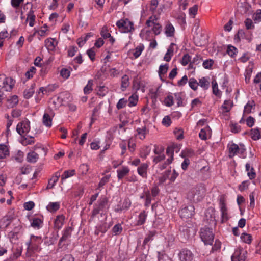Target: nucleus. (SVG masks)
Here are the masks:
<instances>
[{"instance_id":"f257e3e1","label":"nucleus","mask_w":261,"mask_h":261,"mask_svg":"<svg viewBox=\"0 0 261 261\" xmlns=\"http://www.w3.org/2000/svg\"><path fill=\"white\" fill-rule=\"evenodd\" d=\"M200 237L205 245H212L214 242V234L212 229L204 226L200 229Z\"/></svg>"},{"instance_id":"f03ea898","label":"nucleus","mask_w":261,"mask_h":261,"mask_svg":"<svg viewBox=\"0 0 261 261\" xmlns=\"http://www.w3.org/2000/svg\"><path fill=\"white\" fill-rule=\"evenodd\" d=\"M116 25L124 33H128L134 30V24L128 19H121L116 23Z\"/></svg>"},{"instance_id":"7ed1b4c3","label":"nucleus","mask_w":261,"mask_h":261,"mask_svg":"<svg viewBox=\"0 0 261 261\" xmlns=\"http://www.w3.org/2000/svg\"><path fill=\"white\" fill-rule=\"evenodd\" d=\"M195 208L193 205L184 206L179 211V214L182 219H187L191 218L195 214Z\"/></svg>"},{"instance_id":"20e7f679","label":"nucleus","mask_w":261,"mask_h":261,"mask_svg":"<svg viewBox=\"0 0 261 261\" xmlns=\"http://www.w3.org/2000/svg\"><path fill=\"white\" fill-rule=\"evenodd\" d=\"M178 257L179 261H193L194 254L191 250L184 248L179 251Z\"/></svg>"},{"instance_id":"39448f33","label":"nucleus","mask_w":261,"mask_h":261,"mask_svg":"<svg viewBox=\"0 0 261 261\" xmlns=\"http://www.w3.org/2000/svg\"><path fill=\"white\" fill-rule=\"evenodd\" d=\"M219 206L221 212L222 222L223 223L228 219L227 208L225 204V199L223 195L220 196L219 199Z\"/></svg>"},{"instance_id":"423d86ee","label":"nucleus","mask_w":261,"mask_h":261,"mask_svg":"<svg viewBox=\"0 0 261 261\" xmlns=\"http://www.w3.org/2000/svg\"><path fill=\"white\" fill-rule=\"evenodd\" d=\"M30 130V122L27 119L19 123L16 127L17 132L22 135L23 134L28 133Z\"/></svg>"},{"instance_id":"0eeeda50","label":"nucleus","mask_w":261,"mask_h":261,"mask_svg":"<svg viewBox=\"0 0 261 261\" xmlns=\"http://www.w3.org/2000/svg\"><path fill=\"white\" fill-rule=\"evenodd\" d=\"M247 251L242 248H238L235 250L231 256L232 261H245L246 258Z\"/></svg>"},{"instance_id":"6e6552de","label":"nucleus","mask_w":261,"mask_h":261,"mask_svg":"<svg viewBox=\"0 0 261 261\" xmlns=\"http://www.w3.org/2000/svg\"><path fill=\"white\" fill-rule=\"evenodd\" d=\"M180 234L183 235L185 239L190 237L191 234H194L195 229L193 226H188L187 225H183L179 227Z\"/></svg>"},{"instance_id":"1a4fd4ad","label":"nucleus","mask_w":261,"mask_h":261,"mask_svg":"<svg viewBox=\"0 0 261 261\" xmlns=\"http://www.w3.org/2000/svg\"><path fill=\"white\" fill-rule=\"evenodd\" d=\"M199 194V191L196 188H193L188 192V198L193 202L198 201L202 198V196Z\"/></svg>"},{"instance_id":"9d476101","label":"nucleus","mask_w":261,"mask_h":261,"mask_svg":"<svg viewBox=\"0 0 261 261\" xmlns=\"http://www.w3.org/2000/svg\"><path fill=\"white\" fill-rule=\"evenodd\" d=\"M4 84V86L1 87L4 88L7 91H10L12 89L14 85L15 81L12 78L6 76V79Z\"/></svg>"},{"instance_id":"9b49d317","label":"nucleus","mask_w":261,"mask_h":261,"mask_svg":"<svg viewBox=\"0 0 261 261\" xmlns=\"http://www.w3.org/2000/svg\"><path fill=\"white\" fill-rule=\"evenodd\" d=\"M72 230L73 229L71 227H67L64 229L62 237L59 240V245H61L62 242L65 241L67 239L70 237Z\"/></svg>"},{"instance_id":"f8f14e48","label":"nucleus","mask_w":261,"mask_h":261,"mask_svg":"<svg viewBox=\"0 0 261 261\" xmlns=\"http://www.w3.org/2000/svg\"><path fill=\"white\" fill-rule=\"evenodd\" d=\"M65 217L63 215L58 216L54 221V228L58 230L61 229L64 224Z\"/></svg>"},{"instance_id":"ddd939ff","label":"nucleus","mask_w":261,"mask_h":261,"mask_svg":"<svg viewBox=\"0 0 261 261\" xmlns=\"http://www.w3.org/2000/svg\"><path fill=\"white\" fill-rule=\"evenodd\" d=\"M175 29L172 24L168 22L165 27V33L167 37L174 36Z\"/></svg>"},{"instance_id":"4468645a","label":"nucleus","mask_w":261,"mask_h":261,"mask_svg":"<svg viewBox=\"0 0 261 261\" xmlns=\"http://www.w3.org/2000/svg\"><path fill=\"white\" fill-rule=\"evenodd\" d=\"M229 147V156L230 158H233L235 155L238 153L239 146L234 143H232L228 146Z\"/></svg>"},{"instance_id":"2eb2a0df","label":"nucleus","mask_w":261,"mask_h":261,"mask_svg":"<svg viewBox=\"0 0 261 261\" xmlns=\"http://www.w3.org/2000/svg\"><path fill=\"white\" fill-rule=\"evenodd\" d=\"M60 203L59 202H50L46 206V209L51 213H54L60 208Z\"/></svg>"},{"instance_id":"dca6fc26","label":"nucleus","mask_w":261,"mask_h":261,"mask_svg":"<svg viewBox=\"0 0 261 261\" xmlns=\"http://www.w3.org/2000/svg\"><path fill=\"white\" fill-rule=\"evenodd\" d=\"M148 167V165L146 163H143L141 164V166H139L137 169L138 174L142 177H146L147 170Z\"/></svg>"},{"instance_id":"f3484780","label":"nucleus","mask_w":261,"mask_h":261,"mask_svg":"<svg viewBox=\"0 0 261 261\" xmlns=\"http://www.w3.org/2000/svg\"><path fill=\"white\" fill-rule=\"evenodd\" d=\"M45 46L48 50H54L57 44V42L55 39H47L45 41Z\"/></svg>"},{"instance_id":"a211bd4d","label":"nucleus","mask_w":261,"mask_h":261,"mask_svg":"<svg viewBox=\"0 0 261 261\" xmlns=\"http://www.w3.org/2000/svg\"><path fill=\"white\" fill-rule=\"evenodd\" d=\"M39 158V155L34 151L29 152L27 154V160L29 163H34Z\"/></svg>"},{"instance_id":"6ab92c4d","label":"nucleus","mask_w":261,"mask_h":261,"mask_svg":"<svg viewBox=\"0 0 261 261\" xmlns=\"http://www.w3.org/2000/svg\"><path fill=\"white\" fill-rule=\"evenodd\" d=\"M35 83H33L28 89H26L24 91L23 96L25 98L29 99L32 96L35 91Z\"/></svg>"},{"instance_id":"aec40b11","label":"nucleus","mask_w":261,"mask_h":261,"mask_svg":"<svg viewBox=\"0 0 261 261\" xmlns=\"http://www.w3.org/2000/svg\"><path fill=\"white\" fill-rule=\"evenodd\" d=\"M147 214L145 211H143L141 212L138 216V220H137L136 225L138 226L142 225L145 222Z\"/></svg>"},{"instance_id":"412c9836","label":"nucleus","mask_w":261,"mask_h":261,"mask_svg":"<svg viewBox=\"0 0 261 261\" xmlns=\"http://www.w3.org/2000/svg\"><path fill=\"white\" fill-rule=\"evenodd\" d=\"M43 221L38 218H34L32 219L31 225L35 229H39L42 227Z\"/></svg>"},{"instance_id":"4be33fe9","label":"nucleus","mask_w":261,"mask_h":261,"mask_svg":"<svg viewBox=\"0 0 261 261\" xmlns=\"http://www.w3.org/2000/svg\"><path fill=\"white\" fill-rule=\"evenodd\" d=\"M255 106V102L253 100L249 101L244 107V113L249 114L251 112L252 109H254Z\"/></svg>"},{"instance_id":"5701e85b","label":"nucleus","mask_w":261,"mask_h":261,"mask_svg":"<svg viewBox=\"0 0 261 261\" xmlns=\"http://www.w3.org/2000/svg\"><path fill=\"white\" fill-rule=\"evenodd\" d=\"M129 85V77L126 74L124 75L121 79V89L124 91Z\"/></svg>"},{"instance_id":"b1692460","label":"nucleus","mask_w":261,"mask_h":261,"mask_svg":"<svg viewBox=\"0 0 261 261\" xmlns=\"http://www.w3.org/2000/svg\"><path fill=\"white\" fill-rule=\"evenodd\" d=\"M129 169L127 167H123L122 169L118 170L117 171V177L119 179H121L123 178L125 176H126L129 172Z\"/></svg>"},{"instance_id":"393cba45","label":"nucleus","mask_w":261,"mask_h":261,"mask_svg":"<svg viewBox=\"0 0 261 261\" xmlns=\"http://www.w3.org/2000/svg\"><path fill=\"white\" fill-rule=\"evenodd\" d=\"M43 123L48 127H51L52 125V119L47 113H45L43 116Z\"/></svg>"},{"instance_id":"a878e982","label":"nucleus","mask_w":261,"mask_h":261,"mask_svg":"<svg viewBox=\"0 0 261 261\" xmlns=\"http://www.w3.org/2000/svg\"><path fill=\"white\" fill-rule=\"evenodd\" d=\"M198 85L204 90H207L209 88L210 83L207 78L203 77L199 79Z\"/></svg>"},{"instance_id":"bb28decb","label":"nucleus","mask_w":261,"mask_h":261,"mask_svg":"<svg viewBox=\"0 0 261 261\" xmlns=\"http://www.w3.org/2000/svg\"><path fill=\"white\" fill-rule=\"evenodd\" d=\"M9 154V150L4 144H0V159L6 158Z\"/></svg>"},{"instance_id":"cd10ccee","label":"nucleus","mask_w":261,"mask_h":261,"mask_svg":"<svg viewBox=\"0 0 261 261\" xmlns=\"http://www.w3.org/2000/svg\"><path fill=\"white\" fill-rule=\"evenodd\" d=\"M155 234L156 231H150L149 233L147 234L146 237L145 238L143 243V245L145 246L146 244H147L148 242H149L151 240H152L153 237L155 235Z\"/></svg>"},{"instance_id":"c85d7f7f","label":"nucleus","mask_w":261,"mask_h":261,"mask_svg":"<svg viewBox=\"0 0 261 261\" xmlns=\"http://www.w3.org/2000/svg\"><path fill=\"white\" fill-rule=\"evenodd\" d=\"M251 138L254 140H259L261 138L260 133L258 128L251 129Z\"/></svg>"},{"instance_id":"c756f323","label":"nucleus","mask_w":261,"mask_h":261,"mask_svg":"<svg viewBox=\"0 0 261 261\" xmlns=\"http://www.w3.org/2000/svg\"><path fill=\"white\" fill-rule=\"evenodd\" d=\"M75 173V170H66L61 176L62 180H64L73 175Z\"/></svg>"},{"instance_id":"7c9ffc66","label":"nucleus","mask_w":261,"mask_h":261,"mask_svg":"<svg viewBox=\"0 0 261 261\" xmlns=\"http://www.w3.org/2000/svg\"><path fill=\"white\" fill-rule=\"evenodd\" d=\"M138 102V96L137 95H132L129 97L128 106L132 107L137 105Z\"/></svg>"},{"instance_id":"2f4dec72","label":"nucleus","mask_w":261,"mask_h":261,"mask_svg":"<svg viewBox=\"0 0 261 261\" xmlns=\"http://www.w3.org/2000/svg\"><path fill=\"white\" fill-rule=\"evenodd\" d=\"M122 227L121 224L118 223L114 225V226L112 228V232L113 233L116 235L120 234L122 231Z\"/></svg>"},{"instance_id":"473e14b6","label":"nucleus","mask_w":261,"mask_h":261,"mask_svg":"<svg viewBox=\"0 0 261 261\" xmlns=\"http://www.w3.org/2000/svg\"><path fill=\"white\" fill-rule=\"evenodd\" d=\"M29 19V25L33 27L34 25L35 20V15L34 14V11L30 10L28 14L27 20Z\"/></svg>"},{"instance_id":"72a5a7b5","label":"nucleus","mask_w":261,"mask_h":261,"mask_svg":"<svg viewBox=\"0 0 261 261\" xmlns=\"http://www.w3.org/2000/svg\"><path fill=\"white\" fill-rule=\"evenodd\" d=\"M151 151L150 146H146L143 147L141 151V157L146 159Z\"/></svg>"},{"instance_id":"f704fd0d","label":"nucleus","mask_w":261,"mask_h":261,"mask_svg":"<svg viewBox=\"0 0 261 261\" xmlns=\"http://www.w3.org/2000/svg\"><path fill=\"white\" fill-rule=\"evenodd\" d=\"M241 240L245 243L250 244L252 241V236L246 233H243L241 236Z\"/></svg>"},{"instance_id":"c9c22d12","label":"nucleus","mask_w":261,"mask_h":261,"mask_svg":"<svg viewBox=\"0 0 261 261\" xmlns=\"http://www.w3.org/2000/svg\"><path fill=\"white\" fill-rule=\"evenodd\" d=\"M168 64H166L164 65H161L160 66L159 69V75L161 78V80H162L161 75L165 74L168 69Z\"/></svg>"},{"instance_id":"e433bc0d","label":"nucleus","mask_w":261,"mask_h":261,"mask_svg":"<svg viewBox=\"0 0 261 261\" xmlns=\"http://www.w3.org/2000/svg\"><path fill=\"white\" fill-rule=\"evenodd\" d=\"M137 132L140 139L143 140L145 138V135L146 134V127L145 126L143 128H138Z\"/></svg>"},{"instance_id":"4c0bfd02","label":"nucleus","mask_w":261,"mask_h":261,"mask_svg":"<svg viewBox=\"0 0 261 261\" xmlns=\"http://www.w3.org/2000/svg\"><path fill=\"white\" fill-rule=\"evenodd\" d=\"M165 105L167 107H171L174 104V98L171 95H168L164 100Z\"/></svg>"},{"instance_id":"58836bf2","label":"nucleus","mask_w":261,"mask_h":261,"mask_svg":"<svg viewBox=\"0 0 261 261\" xmlns=\"http://www.w3.org/2000/svg\"><path fill=\"white\" fill-rule=\"evenodd\" d=\"M93 85V81L92 80H90L88 82L87 85L84 88V92L85 94L90 93L92 91V86Z\"/></svg>"},{"instance_id":"ea45409f","label":"nucleus","mask_w":261,"mask_h":261,"mask_svg":"<svg viewBox=\"0 0 261 261\" xmlns=\"http://www.w3.org/2000/svg\"><path fill=\"white\" fill-rule=\"evenodd\" d=\"M189 85L192 89L195 91L197 89L198 83L194 78H191L189 81Z\"/></svg>"},{"instance_id":"a19ab883","label":"nucleus","mask_w":261,"mask_h":261,"mask_svg":"<svg viewBox=\"0 0 261 261\" xmlns=\"http://www.w3.org/2000/svg\"><path fill=\"white\" fill-rule=\"evenodd\" d=\"M212 89H213V93L216 96L220 95V91L218 89V84L215 80H213L212 82Z\"/></svg>"},{"instance_id":"79ce46f5","label":"nucleus","mask_w":261,"mask_h":261,"mask_svg":"<svg viewBox=\"0 0 261 261\" xmlns=\"http://www.w3.org/2000/svg\"><path fill=\"white\" fill-rule=\"evenodd\" d=\"M8 101L9 103V106L10 107H14L18 102V96L16 95L12 96L10 99H8Z\"/></svg>"},{"instance_id":"37998d69","label":"nucleus","mask_w":261,"mask_h":261,"mask_svg":"<svg viewBox=\"0 0 261 261\" xmlns=\"http://www.w3.org/2000/svg\"><path fill=\"white\" fill-rule=\"evenodd\" d=\"M174 96L175 100L177 101V104L178 107L184 106L182 103V98L181 93H174Z\"/></svg>"},{"instance_id":"c03bdc74","label":"nucleus","mask_w":261,"mask_h":261,"mask_svg":"<svg viewBox=\"0 0 261 261\" xmlns=\"http://www.w3.org/2000/svg\"><path fill=\"white\" fill-rule=\"evenodd\" d=\"M98 207L102 210L108 203V199L106 197L101 198L98 201Z\"/></svg>"},{"instance_id":"a18cd8bd","label":"nucleus","mask_w":261,"mask_h":261,"mask_svg":"<svg viewBox=\"0 0 261 261\" xmlns=\"http://www.w3.org/2000/svg\"><path fill=\"white\" fill-rule=\"evenodd\" d=\"M108 92V88L105 86L98 87V94L101 96H104Z\"/></svg>"},{"instance_id":"49530a36","label":"nucleus","mask_w":261,"mask_h":261,"mask_svg":"<svg viewBox=\"0 0 261 261\" xmlns=\"http://www.w3.org/2000/svg\"><path fill=\"white\" fill-rule=\"evenodd\" d=\"M237 48L232 45H228L227 49V54L231 57H233L236 55Z\"/></svg>"},{"instance_id":"de8ad7c7","label":"nucleus","mask_w":261,"mask_h":261,"mask_svg":"<svg viewBox=\"0 0 261 261\" xmlns=\"http://www.w3.org/2000/svg\"><path fill=\"white\" fill-rule=\"evenodd\" d=\"M190 60L191 57L189 54H186L183 56L180 63L183 66H186L190 62Z\"/></svg>"},{"instance_id":"09e8293b","label":"nucleus","mask_w":261,"mask_h":261,"mask_svg":"<svg viewBox=\"0 0 261 261\" xmlns=\"http://www.w3.org/2000/svg\"><path fill=\"white\" fill-rule=\"evenodd\" d=\"M198 11V6L197 5H194L191 7L189 10V15L192 17L195 18Z\"/></svg>"},{"instance_id":"8fccbe9b","label":"nucleus","mask_w":261,"mask_h":261,"mask_svg":"<svg viewBox=\"0 0 261 261\" xmlns=\"http://www.w3.org/2000/svg\"><path fill=\"white\" fill-rule=\"evenodd\" d=\"M244 23L247 30L253 29L254 25L253 23L252 20L250 18H247L244 21Z\"/></svg>"},{"instance_id":"3c124183","label":"nucleus","mask_w":261,"mask_h":261,"mask_svg":"<svg viewBox=\"0 0 261 261\" xmlns=\"http://www.w3.org/2000/svg\"><path fill=\"white\" fill-rule=\"evenodd\" d=\"M245 36V33L243 30L240 29L238 30L237 34L235 35L234 39L240 41L241 38H244Z\"/></svg>"},{"instance_id":"603ef678","label":"nucleus","mask_w":261,"mask_h":261,"mask_svg":"<svg viewBox=\"0 0 261 261\" xmlns=\"http://www.w3.org/2000/svg\"><path fill=\"white\" fill-rule=\"evenodd\" d=\"M164 148L162 146L154 145V149L153 152L155 155L159 154H164Z\"/></svg>"},{"instance_id":"864d4df0","label":"nucleus","mask_w":261,"mask_h":261,"mask_svg":"<svg viewBox=\"0 0 261 261\" xmlns=\"http://www.w3.org/2000/svg\"><path fill=\"white\" fill-rule=\"evenodd\" d=\"M100 35L104 39L111 37V34L108 32L107 28L106 26L102 27L100 31Z\"/></svg>"},{"instance_id":"5fc2aeb1","label":"nucleus","mask_w":261,"mask_h":261,"mask_svg":"<svg viewBox=\"0 0 261 261\" xmlns=\"http://www.w3.org/2000/svg\"><path fill=\"white\" fill-rule=\"evenodd\" d=\"M30 240H32V243L35 246V247L37 248V245L41 242V237L35 236L34 235H31L30 237Z\"/></svg>"},{"instance_id":"6e6d98bb","label":"nucleus","mask_w":261,"mask_h":261,"mask_svg":"<svg viewBox=\"0 0 261 261\" xmlns=\"http://www.w3.org/2000/svg\"><path fill=\"white\" fill-rule=\"evenodd\" d=\"M144 47L143 46H137L135 49V51L133 53V55L135 58H138L140 55L141 54Z\"/></svg>"},{"instance_id":"4d7b16f0","label":"nucleus","mask_w":261,"mask_h":261,"mask_svg":"<svg viewBox=\"0 0 261 261\" xmlns=\"http://www.w3.org/2000/svg\"><path fill=\"white\" fill-rule=\"evenodd\" d=\"M232 105V102L231 100H225L222 108L225 110L226 112H229Z\"/></svg>"},{"instance_id":"13d9d810","label":"nucleus","mask_w":261,"mask_h":261,"mask_svg":"<svg viewBox=\"0 0 261 261\" xmlns=\"http://www.w3.org/2000/svg\"><path fill=\"white\" fill-rule=\"evenodd\" d=\"M153 162L156 164L158 163L163 161L165 159L164 154H159L156 156H153Z\"/></svg>"},{"instance_id":"bf43d9fd","label":"nucleus","mask_w":261,"mask_h":261,"mask_svg":"<svg viewBox=\"0 0 261 261\" xmlns=\"http://www.w3.org/2000/svg\"><path fill=\"white\" fill-rule=\"evenodd\" d=\"M98 228V230L99 231L101 232L102 233H105L108 229L109 228L110 226L108 225L106 223L102 224L97 227Z\"/></svg>"},{"instance_id":"052dcab7","label":"nucleus","mask_w":261,"mask_h":261,"mask_svg":"<svg viewBox=\"0 0 261 261\" xmlns=\"http://www.w3.org/2000/svg\"><path fill=\"white\" fill-rule=\"evenodd\" d=\"M183 133L184 132L181 129L176 128L174 130V133L178 140H181L184 138Z\"/></svg>"},{"instance_id":"680f3d73","label":"nucleus","mask_w":261,"mask_h":261,"mask_svg":"<svg viewBox=\"0 0 261 261\" xmlns=\"http://www.w3.org/2000/svg\"><path fill=\"white\" fill-rule=\"evenodd\" d=\"M249 184H250V182L249 180H246V181H243L241 184H240L239 186V190L240 191H243L246 189H247L248 188V186L249 185Z\"/></svg>"},{"instance_id":"e2e57ef3","label":"nucleus","mask_w":261,"mask_h":261,"mask_svg":"<svg viewBox=\"0 0 261 261\" xmlns=\"http://www.w3.org/2000/svg\"><path fill=\"white\" fill-rule=\"evenodd\" d=\"M152 31L155 35H158L160 34L162 31V26L159 23L155 24V25L153 26Z\"/></svg>"},{"instance_id":"0e129e2a","label":"nucleus","mask_w":261,"mask_h":261,"mask_svg":"<svg viewBox=\"0 0 261 261\" xmlns=\"http://www.w3.org/2000/svg\"><path fill=\"white\" fill-rule=\"evenodd\" d=\"M58 87L56 84L49 85L46 87L45 93L48 94L49 93L55 91Z\"/></svg>"},{"instance_id":"69168bd1","label":"nucleus","mask_w":261,"mask_h":261,"mask_svg":"<svg viewBox=\"0 0 261 261\" xmlns=\"http://www.w3.org/2000/svg\"><path fill=\"white\" fill-rule=\"evenodd\" d=\"M253 20L256 22H259L261 21V10L258 9L256 10L255 13L253 16Z\"/></svg>"},{"instance_id":"338daca9","label":"nucleus","mask_w":261,"mask_h":261,"mask_svg":"<svg viewBox=\"0 0 261 261\" xmlns=\"http://www.w3.org/2000/svg\"><path fill=\"white\" fill-rule=\"evenodd\" d=\"M127 101L125 100L124 98H121L120 99L118 103H117L116 107L118 110L121 109L123 108H124L126 104Z\"/></svg>"},{"instance_id":"774afa93","label":"nucleus","mask_w":261,"mask_h":261,"mask_svg":"<svg viewBox=\"0 0 261 261\" xmlns=\"http://www.w3.org/2000/svg\"><path fill=\"white\" fill-rule=\"evenodd\" d=\"M214 63V61L212 59L206 60L203 62V66L205 69H210Z\"/></svg>"}]
</instances>
